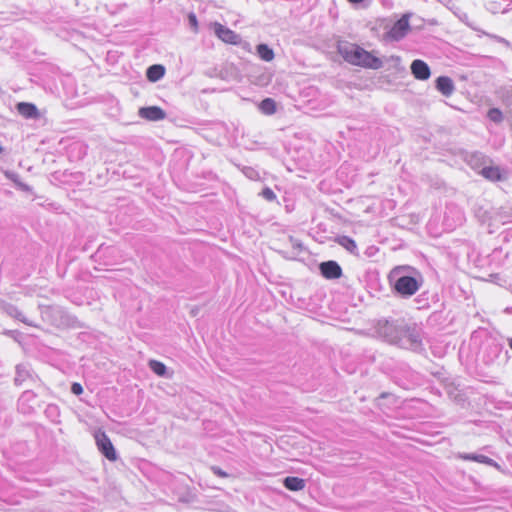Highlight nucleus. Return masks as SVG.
<instances>
[{
  "label": "nucleus",
  "instance_id": "20e7f679",
  "mask_svg": "<svg viewBox=\"0 0 512 512\" xmlns=\"http://www.w3.org/2000/svg\"><path fill=\"white\" fill-rule=\"evenodd\" d=\"M96 445L100 452L110 461L117 459L114 446L104 431L98 430L94 435Z\"/></svg>",
  "mask_w": 512,
  "mask_h": 512
},
{
  "label": "nucleus",
  "instance_id": "423d86ee",
  "mask_svg": "<svg viewBox=\"0 0 512 512\" xmlns=\"http://www.w3.org/2000/svg\"><path fill=\"white\" fill-rule=\"evenodd\" d=\"M319 269L322 276L326 279H338L342 276V268L336 261L322 262Z\"/></svg>",
  "mask_w": 512,
  "mask_h": 512
},
{
  "label": "nucleus",
  "instance_id": "393cba45",
  "mask_svg": "<svg viewBox=\"0 0 512 512\" xmlns=\"http://www.w3.org/2000/svg\"><path fill=\"white\" fill-rule=\"evenodd\" d=\"M347 1L352 4H359V3L363 2L364 0H347Z\"/></svg>",
  "mask_w": 512,
  "mask_h": 512
},
{
  "label": "nucleus",
  "instance_id": "f8f14e48",
  "mask_svg": "<svg viewBox=\"0 0 512 512\" xmlns=\"http://www.w3.org/2000/svg\"><path fill=\"white\" fill-rule=\"evenodd\" d=\"M165 74V68L164 66L160 64H155L150 66L146 71L147 79L150 82H156L160 80Z\"/></svg>",
  "mask_w": 512,
  "mask_h": 512
},
{
  "label": "nucleus",
  "instance_id": "6ab92c4d",
  "mask_svg": "<svg viewBox=\"0 0 512 512\" xmlns=\"http://www.w3.org/2000/svg\"><path fill=\"white\" fill-rule=\"evenodd\" d=\"M488 118L495 122L500 123L503 121V114L498 108H491L487 113Z\"/></svg>",
  "mask_w": 512,
  "mask_h": 512
},
{
  "label": "nucleus",
  "instance_id": "f257e3e1",
  "mask_svg": "<svg viewBox=\"0 0 512 512\" xmlns=\"http://www.w3.org/2000/svg\"><path fill=\"white\" fill-rule=\"evenodd\" d=\"M338 52L349 64L366 69L378 70L383 61L374 52L365 50L355 43H344L338 46Z\"/></svg>",
  "mask_w": 512,
  "mask_h": 512
},
{
  "label": "nucleus",
  "instance_id": "0eeeda50",
  "mask_svg": "<svg viewBox=\"0 0 512 512\" xmlns=\"http://www.w3.org/2000/svg\"><path fill=\"white\" fill-rule=\"evenodd\" d=\"M411 73L417 80H427L431 75L430 68L426 62L420 59H416L411 63Z\"/></svg>",
  "mask_w": 512,
  "mask_h": 512
},
{
  "label": "nucleus",
  "instance_id": "7ed1b4c3",
  "mask_svg": "<svg viewBox=\"0 0 512 512\" xmlns=\"http://www.w3.org/2000/svg\"><path fill=\"white\" fill-rule=\"evenodd\" d=\"M420 282L412 276H402L394 284V290L404 297L414 295L420 288Z\"/></svg>",
  "mask_w": 512,
  "mask_h": 512
},
{
  "label": "nucleus",
  "instance_id": "9d476101",
  "mask_svg": "<svg viewBox=\"0 0 512 512\" xmlns=\"http://www.w3.org/2000/svg\"><path fill=\"white\" fill-rule=\"evenodd\" d=\"M436 88L441 94L449 97L454 92V83L451 78L440 76L436 79Z\"/></svg>",
  "mask_w": 512,
  "mask_h": 512
},
{
  "label": "nucleus",
  "instance_id": "6e6552de",
  "mask_svg": "<svg viewBox=\"0 0 512 512\" xmlns=\"http://www.w3.org/2000/svg\"><path fill=\"white\" fill-rule=\"evenodd\" d=\"M139 116L149 121H159L166 117L163 109L158 106L142 107L139 109Z\"/></svg>",
  "mask_w": 512,
  "mask_h": 512
},
{
  "label": "nucleus",
  "instance_id": "bb28decb",
  "mask_svg": "<svg viewBox=\"0 0 512 512\" xmlns=\"http://www.w3.org/2000/svg\"><path fill=\"white\" fill-rule=\"evenodd\" d=\"M2 151H3V149H2V147L0 146V154L2 153Z\"/></svg>",
  "mask_w": 512,
  "mask_h": 512
},
{
  "label": "nucleus",
  "instance_id": "cd10ccee",
  "mask_svg": "<svg viewBox=\"0 0 512 512\" xmlns=\"http://www.w3.org/2000/svg\"><path fill=\"white\" fill-rule=\"evenodd\" d=\"M510 96L512 97V92H511V95H510Z\"/></svg>",
  "mask_w": 512,
  "mask_h": 512
},
{
  "label": "nucleus",
  "instance_id": "9b49d317",
  "mask_svg": "<svg viewBox=\"0 0 512 512\" xmlns=\"http://www.w3.org/2000/svg\"><path fill=\"white\" fill-rule=\"evenodd\" d=\"M480 174L487 180L496 182L500 181L503 178L502 171L498 166H488L484 167Z\"/></svg>",
  "mask_w": 512,
  "mask_h": 512
},
{
  "label": "nucleus",
  "instance_id": "f3484780",
  "mask_svg": "<svg viewBox=\"0 0 512 512\" xmlns=\"http://www.w3.org/2000/svg\"><path fill=\"white\" fill-rule=\"evenodd\" d=\"M259 109L266 115H272L276 112V103L272 98H265L261 101Z\"/></svg>",
  "mask_w": 512,
  "mask_h": 512
},
{
  "label": "nucleus",
  "instance_id": "412c9836",
  "mask_svg": "<svg viewBox=\"0 0 512 512\" xmlns=\"http://www.w3.org/2000/svg\"><path fill=\"white\" fill-rule=\"evenodd\" d=\"M189 23L194 30V32H198V20L195 14L190 13L188 16Z\"/></svg>",
  "mask_w": 512,
  "mask_h": 512
},
{
  "label": "nucleus",
  "instance_id": "2eb2a0df",
  "mask_svg": "<svg viewBox=\"0 0 512 512\" xmlns=\"http://www.w3.org/2000/svg\"><path fill=\"white\" fill-rule=\"evenodd\" d=\"M463 460L474 461L490 466H497V464L489 457L485 455H474V454H463L459 456Z\"/></svg>",
  "mask_w": 512,
  "mask_h": 512
},
{
  "label": "nucleus",
  "instance_id": "b1692460",
  "mask_svg": "<svg viewBox=\"0 0 512 512\" xmlns=\"http://www.w3.org/2000/svg\"><path fill=\"white\" fill-rule=\"evenodd\" d=\"M407 269H410V267L409 266H397L392 269L390 276L399 273L401 270H407Z\"/></svg>",
  "mask_w": 512,
  "mask_h": 512
},
{
  "label": "nucleus",
  "instance_id": "a878e982",
  "mask_svg": "<svg viewBox=\"0 0 512 512\" xmlns=\"http://www.w3.org/2000/svg\"><path fill=\"white\" fill-rule=\"evenodd\" d=\"M508 344H509V347L512 349V338L509 339Z\"/></svg>",
  "mask_w": 512,
  "mask_h": 512
},
{
  "label": "nucleus",
  "instance_id": "dca6fc26",
  "mask_svg": "<svg viewBox=\"0 0 512 512\" xmlns=\"http://www.w3.org/2000/svg\"><path fill=\"white\" fill-rule=\"evenodd\" d=\"M257 50V54L258 56L266 61V62H270L274 59V52L273 50L268 47V45L266 44H259L256 48Z\"/></svg>",
  "mask_w": 512,
  "mask_h": 512
},
{
  "label": "nucleus",
  "instance_id": "4468645a",
  "mask_svg": "<svg viewBox=\"0 0 512 512\" xmlns=\"http://www.w3.org/2000/svg\"><path fill=\"white\" fill-rule=\"evenodd\" d=\"M335 242L352 254L357 251L356 242L348 236H339L335 239Z\"/></svg>",
  "mask_w": 512,
  "mask_h": 512
},
{
  "label": "nucleus",
  "instance_id": "4be33fe9",
  "mask_svg": "<svg viewBox=\"0 0 512 512\" xmlns=\"http://www.w3.org/2000/svg\"><path fill=\"white\" fill-rule=\"evenodd\" d=\"M71 392H72L73 394H75V395H80V394H82V393H83V387H82V385H81L80 383H77V382L73 383V384L71 385Z\"/></svg>",
  "mask_w": 512,
  "mask_h": 512
},
{
  "label": "nucleus",
  "instance_id": "ddd939ff",
  "mask_svg": "<svg viewBox=\"0 0 512 512\" xmlns=\"http://www.w3.org/2000/svg\"><path fill=\"white\" fill-rule=\"evenodd\" d=\"M284 486L290 491H300L305 488V481L299 477H286Z\"/></svg>",
  "mask_w": 512,
  "mask_h": 512
},
{
  "label": "nucleus",
  "instance_id": "f03ea898",
  "mask_svg": "<svg viewBox=\"0 0 512 512\" xmlns=\"http://www.w3.org/2000/svg\"><path fill=\"white\" fill-rule=\"evenodd\" d=\"M409 15L404 14L397 20L391 29L385 33L384 38L389 41H399L410 31Z\"/></svg>",
  "mask_w": 512,
  "mask_h": 512
},
{
  "label": "nucleus",
  "instance_id": "aec40b11",
  "mask_svg": "<svg viewBox=\"0 0 512 512\" xmlns=\"http://www.w3.org/2000/svg\"><path fill=\"white\" fill-rule=\"evenodd\" d=\"M261 195L268 201H274L276 199L275 193L269 187L264 188L261 192Z\"/></svg>",
  "mask_w": 512,
  "mask_h": 512
},
{
  "label": "nucleus",
  "instance_id": "5701e85b",
  "mask_svg": "<svg viewBox=\"0 0 512 512\" xmlns=\"http://www.w3.org/2000/svg\"><path fill=\"white\" fill-rule=\"evenodd\" d=\"M211 470L213 471V473L218 476V477H221V478H227L229 477L228 473H226L225 471H223L221 468L217 467V466H213L211 468Z\"/></svg>",
  "mask_w": 512,
  "mask_h": 512
},
{
  "label": "nucleus",
  "instance_id": "1a4fd4ad",
  "mask_svg": "<svg viewBox=\"0 0 512 512\" xmlns=\"http://www.w3.org/2000/svg\"><path fill=\"white\" fill-rule=\"evenodd\" d=\"M16 109L20 115L27 119H36L40 116L37 107L33 103L19 102Z\"/></svg>",
  "mask_w": 512,
  "mask_h": 512
},
{
  "label": "nucleus",
  "instance_id": "a211bd4d",
  "mask_svg": "<svg viewBox=\"0 0 512 512\" xmlns=\"http://www.w3.org/2000/svg\"><path fill=\"white\" fill-rule=\"evenodd\" d=\"M149 367L158 376H164L166 373V366L160 361L151 360L149 362Z\"/></svg>",
  "mask_w": 512,
  "mask_h": 512
},
{
  "label": "nucleus",
  "instance_id": "39448f33",
  "mask_svg": "<svg viewBox=\"0 0 512 512\" xmlns=\"http://www.w3.org/2000/svg\"><path fill=\"white\" fill-rule=\"evenodd\" d=\"M212 26H213L215 35L224 43L230 44V45L240 44L241 38L233 30L227 28L226 26H224L218 22L213 23Z\"/></svg>",
  "mask_w": 512,
  "mask_h": 512
}]
</instances>
